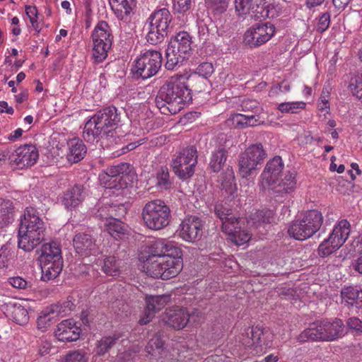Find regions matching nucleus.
Returning a JSON list of instances; mask_svg holds the SVG:
<instances>
[{"label":"nucleus","mask_w":362,"mask_h":362,"mask_svg":"<svg viewBox=\"0 0 362 362\" xmlns=\"http://www.w3.org/2000/svg\"><path fill=\"white\" fill-rule=\"evenodd\" d=\"M124 214L125 209L123 205H109V212L106 222L113 218H119Z\"/></svg>","instance_id":"nucleus-55"},{"label":"nucleus","mask_w":362,"mask_h":362,"mask_svg":"<svg viewBox=\"0 0 362 362\" xmlns=\"http://www.w3.org/2000/svg\"><path fill=\"white\" fill-rule=\"evenodd\" d=\"M171 21L172 15L168 8L154 11L147 20V41L152 45L162 42L168 34Z\"/></svg>","instance_id":"nucleus-10"},{"label":"nucleus","mask_w":362,"mask_h":362,"mask_svg":"<svg viewBox=\"0 0 362 362\" xmlns=\"http://www.w3.org/2000/svg\"><path fill=\"white\" fill-rule=\"evenodd\" d=\"M341 303L349 308H362V286H344L341 290Z\"/></svg>","instance_id":"nucleus-26"},{"label":"nucleus","mask_w":362,"mask_h":362,"mask_svg":"<svg viewBox=\"0 0 362 362\" xmlns=\"http://www.w3.org/2000/svg\"><path fill=\"white\" fill-rule=\"evenodd\" d=\"M169 295L151 296L146 298V308L139 322L141 325H146L153 317L156 313L160 311L170 301Z\"/></svg>","instance_id":"nucleus-23"},{"label":"nucleus","mask_w":362,"mask_h":362,"mask_svg":"<svg viewBox=\"0 0 362 362\" xmlns=\"http://www.w3.org/2000/svg\"><path fill=\"white\" fill-rule=\"evenodd\" d=\"M170 209L164 201L157 199L146 202L141 211L144 226L151 230H160L170 221Z\"/></svg>","instance_id":"nucleus-8"},{"label":"nucleus","mask_w":362,"mask_h":362,"mask_svg":"<svg viewBox=\"0 0 362 362\" xmlns=\"http://www.w3.org/2000/svg\"><path fill=\"white\" fill-rule=\"evenodd\" d=\"M353 269L358 273L362 274V251L352 263Z\"/></svg>","instance_id":"nucleus-63"},{"label":"nucleus","mask_w":362,"mask_h":362,"mask_svg":"<svg viewBox=\"0 0 362 362\" xmlns=\"http://www.w3.org/2000/svg\"><path fill=\"white\" fill-rule=\"evenodd\" d=\"M325 341H332L344 335V324L341 319L322 320Z\"/></svg>","instance_id":"nucleus-28"},{"label":"nucleus","mask_w":362,"mask_h":362,"mask_svg":"<svg viewBox=\"0 0 362 362\" xmlns=\"http://www.w3.org/2000/svg\"><path fill=\"white\" fill-rule=\"evenodd\" d=\"M49 251H47V280L54 279L61 273L63 268L61 244L54 240L49 244Z\"/></svg>","instance_id":"nucleus-18"},{"label":"nucleus","mask_w":362,"mask_h":362,"mask_svg":"<svg viewBox=\"0 0 362 362\" xmlns=\"http://www.w3.org/2000/svg\"><path fill=\"white\" fill-rule=\"evenodd\" d=\"M118 337L107 336L102 337L95 344V351L98 356H103L115 344Z\"/></svg>","instance_id":"nucleus-41"},{"label":"nucleus","mask_w":362,"mask_h":362,"mask_svg":"<svg viewBox=\"0 0 362 362\" xmlns=\"http://www.w3.org/2000/svg\"><path fill=\"white\" fill-rule=\"evenodd\" d=\"M163 341L160 336L156 334L148 342L146 346V351L148 354L156 357L163 351Z\"/></svg>","instance_id":"nucleus-43"},{"label":"nucleus","mask_w":362,"mask_h":362,"mask_svg":"<svg viewBox=\"0 0 362 362\" xmlns=\"http://www.w3.org/2000/svg\"><path fill=\"white\" fill-rule=\"evenodd\" d=\"M222 189L230 196H233L237 190L236 184L235 183L233 173L230 171L226 176V179L221 183Z\"/></svg>","instance_id":"nucleus-52"},{"label":"nucleus","mask_w":362,"mask_h":362,"mask_svg":"<svg viewBox=\"0 0 362 362\" xmlns=\"http://www.w3.org/2000/svg\"><path fill=\"white\" fill-rule=\"evenodd\" d=\"M92 38L93 57L94 62L99 64L107 58L112 45L113 35L109 24L104 21H99L94 28Z\"/></svg>","instance_id":"nucleus-11"},{"label":"nucleus","mask_w":362,"mask_h":362,"mask_svg":"<svg viewBox=\"0 0 362 362\" xmlns=\"http://www.w3.org/2000/svg\"><path fill=\"white\" fill-rule=\"evenodd\" d=\"M121 260L114 256L106 257L103 259V271L109 276H117L119 274Z\"/></svg>","instance_id":"nucleus-39"},{"label":"nucleus","mask_w":362,"mask_h":362,"mask_svg":"<svg viewBox=\"0 0 362 362\" xmlns=\"http://www.w3.org/2000/svg\"><path fill=\"white\" fill-rule=\"evenodd\" d=\"M8 284L12 286L13 288L18 289H25L27 287L28 283L27 281L21 276H13L10 277L8 279Z\"/></svg>","instance_id":"nucleus-59"},{"label":"nucleus","mask_w":362,"mask_h":362,"mask_svg":"<svg viewBox=\"0 0 362 362\" xmlns=\"http://www.w3.org/2000/svg\"><path fill=\"white\" fill-rule=\"evenodd\" d=\"M329 92H325V89L322 90V94L318 100V108L320 111L328 112L329 110Z\"/></svg>","instance_id":"nucleus-58"},{"label":"nucleus","mask_w":362,"mask_h":362,"mask_svg":"<svg viewBox=\"0 0 362 362\" xmlns=\"http://www.w3.org/2000/svg\"><path fill=\"white\" fill-rule=\"evenodd\" d=\"M190 314L187 308L175 305L167 308L162 315V321L168 327L180 330L189 322Z\"/></svg>","instance_id":"nucleus-19"},{"label":"nucleus","mask_w":362,"mask_h":362,"mask_svg":"<svg viewBox=\"0 0 362 362\" xmlns=\"http://www.w3.org/2000/svg\"><path fill=\"white\" fill-rule=\"evenodd\" d=\"M330 15L329 13H323L319 18L317 24V31L320 33L325 32L329 26Z\"/></svg>","instance_id":"nucleus-57"},{"label":"nucleus","mask_w":362,"mask_h":362,"mask_svg":"<svg viewBox=\"0 0 362 362\" xmlns=\"http://www.w3.org/2000/svg\"><path fill=\"white\" fill-rule=\"evenodd\" d=\"M347 327L356 332L362 331V321L356 317H352L348 319L346 322Z\"/></svg>","instance_id":"nucleus-60"},{"label":"nucleus","mask_w":362,"mask_h":362,"mask_svg":"<svg viewBox=\"0 0 362 362\" xmlns=\"http://www.w3.org/2000/svg\"><path fill=\"white\" fill-rule=\"evenodd\" d=\"M16 153L14 162L20 168L33 165L38 158V151L33 145L20 146L16 149Z\"/></svg>","instance_id":"nucleus-27"},{"label":"nucleus","mask_w":362,"mask_h":362,"mask_svg":"<svg viewBox=\"0 0 362 362\" xmlns=\"http://www.w3.org/2000/svg\"><path fill=\"white\" fill-rule=\"evenodd\" d=\"M296 173L295 170L286 171L280 181L272 185L276 192L289 194L294 191L296 187Z\"/></svg>","instance_id":"nucleus-32"},{"label":"nucleus","mask_w":362,"mask_h":362,"mask_svg":"<svg viewBox=\"0 0 362 362\" xmlns=\"http://www.w3.org/2000/svg\"><path fill=\"white\" fill-rule=\"evenodd\" d=\"M13 257V251L10 244L0 247V272L8 267L10 260Z\"/></svg>","instance_id":"nucleus-45"},{"label":"nucleus","mask_w":362,"mask_h":362,"mask_svg":"<svg viewBox=\"0 0 362 362\" xmlns=\"http://www.w3.org/2000/svg\"><path fill=\"white\" fill-rule=\"evenodd\" d=\"M233 125L238 129H244L249 127H256L263 124L264 121L259 115H245L235 114L232 117Z\"/></svg>","instance_id":"nucleus-33"},{"label":"nucleus","mask_w":362,"mask_h":362,"mask_svg":"<svg viewBox=\"0 0 362 362\" xmlns=\"http://www.w3.org/2000/svg\"><path fill=\"white\" fill-rule=\"evenodd\" d=\"M62 362H88V357L84 351L77 350L66 354Z\"/></svg>","instance_id":"nucleus-50"},{"label":"nucleus","mask_w":362,"mask_h":362,"mask_svg":"<svg viewBox=\"0 0 362 362\" xmlns=\"http://www.w3.org/2000/svg\"><path fill=\"white\" fill-rule=\"evenodd\" d=\"M13 220V204L9 200L0 199V228L8 226Z\"/></svg>","instance_id":"nucleus-37"},{"label":"nucleus","mask_w":362,"mask_h":362,"mask_svg":"<svg viewBox=\"0 0 362 362\" xmlns=\"http://www.w3.org/2000/svg\"><path fill=\"white\" fill-rule=\"evenodd\" d=\"M25 13L30 20L32 27L35 31L39 32L41 28L38 22L39 16L37 7L35 6H28L25 7Z\"/></svg>","instance_id":"nucleus-51"},{"label":"nucleus","mask_w":362,"mask_h":362,"mask_svg":"<svg viewBox=\"0 0 362 362\" xmlns=\"http://www.w3.org/2000/svg\"><path fill=\"white\" fill-rule=\"evenodd\" d=\"M351 232V224L346 220L339 221L334 227L328 238L324 240L317 249L318 255L325 257L341 247L348 239Z\"/></svg>","instance_id":"nucleus-12"},{"label":"nucleus","mask_w":362,"mask_h":362,"mask_svg":"<svg viewBox=\"0 0 362 362\" xmlns=\"http://www.w3.org/2000/svg\"><path fill=\"white\" fill-rule=\"evenodd\" d=\"M183 267L182 255H166L160 257L147 259L144 269L147 275L168 280L175 277Z\"/></svg>","instance_id":"nucleus-6"},{"label":"nucleus","mask_w":362,"mask_h":362,"mask_svg":"<svg viewBox=\"0 0 362 362\" xmlns=\"http://www.w3.org/2000/svg\"><path fill=\"white\" fill-rule=\"evenodd\" d=\"M81 329L74 319H67L58 324L55 337L61 341H74L79 339Z\"/></svg>","instance_id":"nucleus-24"},{"label":"nucleus","mask_w":362,"mask_h":362,"mask_svg":"<svg viewBox=\"0 0 362 362\" xmlns=\"http://www.w3.org/2000/svg\"><path fill=\"white\" fill-rule=\"evenodd\" d=\"M110 5L117 18L129 15L136 6V0H109Z\"/></svg>","instance_id":"nucleus-34"},{"label":"nucleus","mask_w":362,"mask_h":362,"mask_svg":"<svg viewBox=\"0 0 362 362\" xmlns=\"http://www.w3.org/2000/svg\"><path fill=\"white\" fill-rule=\"evenodd\" d=\"M197 163V151L194 146H189L175 154L171 161L174 173L182 180L192 177Z\"/></svg>","instance_id":"nucleus-13"},{"label":"nucleus","mask_w":362,"mask_h":362,"mask_svg":"<svg viewBox=\"0 0 362 362\" xmlns=\"http://www.w3.org/2000/svg\"><path fill=\"white\" fill-rule=\"evenodd\" d=\"M305 103L303 101L285 102L280 103L277 109L282 113L297 114L305 109Z\"/></svg>","instance_id":"nucleus-44"},{"label":"nucleus","mask_w":362,"mask_h":362,"mask_svg":"<svg viewBox=\"0 0 362 362\" xmlns=\"http://www.w3.org/2000/svg\"><path fill=\"white\" fill-rule=\"evenodd\" d=\"M45 228L40 213L33 207L25 210L18 228V247L25 252L35 249L37 261L42 270L41 279H44L45 266Z\"/></svg>","instance_id":"nucleus-1"},{"label":"nucleus","mask_w":362,"mask_h":362,"mask_svg":"<svg viewBox=\"0 0 362 362\" xmlns=\"http://www.w3.org/2000/svg\"><path fill=\"white\" fill-rule=\"evenodd\" d=\"M173 9L178 13H185L192 6V0H173Z\"/></svg>","instance_id":"nucleus-56"},{"label":"nucleus","mask_w":362,"mask_h":362,"mask_svg":"<svg viewBox=\"0 0 362 362\" xmlns=\"http://www.w3.org/2000/svg\"><path fill=\"white\" fill-rule=\"evenodd\" d=\"M0 112H5L8 115H13L14 110L12 107L9 106L6 101H0Z\"/></svg>","instance_id":"nucleus-64"},{"label":"nucleus","mask_w":362,"mask_h":362,"mask_svg":"<svg viewBox=\"0 0 362 362\" xmlns=\"http://www.w3.org/2000/svg\"><path fill=\"white\" fill-rule=\"evenodd\" d=\"M227 151L223 148H219L211 156L210 167L216 173L221 170L227 159Z\"/></svg>","instance_id":"nucleus-40"},{"label":"nucleus","mask_w":362,"mask_h":362,"mask_svg":"<svg viewBox=\"0 0 362 362\" xmlns=\"http://www.w3.org/2000/svg\"><path fill=\"white\" fill-rule=\"evenodd\" d=\"M109 212V205H105L99 207V209L95 212V217L98 219L107 221V217L108 216Z\"/></svg>","instance_id":"nucleus-62"},{"label":"nucleus","mask_w":362,"mask_h":362,"mask_svg":"<svg viewBox=\"0 0 362 362\" xmlns=\"http://www.w3.org/2000/svg\"><path fill=\"white\" fill-rule=\"evenodd\" d=\"M240 107L242 111L254 112L253 115L260 116V114L262 112V107L256 100L249 98L244 99L241 102Z\"/></svg>","instance_id":"nucleus-47"},{"label":"nucleus","mask_w":362,"mask_h":362,"mask_svg":"<svg viewBox=\"0 0 362 362\" xmlns=\"http://www.w3.org/2000/svg\"><path fill=\"white\" fill-rule=\"evenodd\" d=\"M322 223L323 216L320 211L316 209L309 210L291 223L288 233L297 240H305L315 234Z\"/></svg>","instance_id":"nucleus-7"},{"label":"nucleus","mask_w":362,"mask_h":362,"mask_svg":"<svg viewBox=\"0 0 362 362\" xmlns=\"http://www.w3.org/2000/svg\"><path fill=\"white\" fill-rule=\"evenodd\" d=\"M191 77L187 72L175 74L160 88L155 103L162 114L175 115L183 108L185 103L192 100L191 91L187 84Z\"/></svg>","instance_id":"nucleus-2"},{"label":"nucleus","mask_w":362,"mask_h":362,"mask_svg":"<svg viewBox=\"0 0 362 362\" xmlns=\"http://www.w3.org/2000/svg\"><path fill=\"white\" fill-rule=\"evenodd\" d=\"M105 230L115 240L120 239L127 231V226L119 218H113L105 222Z\"/></svg>","instance_id":"nucleus-36"},{"label":"nucleus","mask_w":362,"mask_h":362,"mask_svg":"<svg viewBox=\"0 0 362 362\" xmlns=\"http://www.w3.org/2000/svg\"><path fill=\"white\" fill-rule=\"evenodd\" d=\"M85 194L83 186L76 185L64 192L62 197V204L66 209L71 210L82 202L85 198Z\"/></svg>","instance_id":"nucleus-30"},{"label":"nucleus","mask_w":362,"mask_h":362,"mask_svg":"<svg viewBox=\"0 0 362 362\" xmlns=\"http://www.w3.org/2000/svg\"><path fill=\"white\" fill-rule=\"evenodd\" d=\"M235 8L239 15L249 13L252 8V0H235Z\"/></svg>","instance_id":"nucleus-53"},{"label":"nucleus","mask_w":362,"mask_h":362,"mask_svg":"<svg viewBox=\"0 0 362 362\" xmlns=\"http://www.w3.org/2000/svg\"><path fill=\"white\" fill-rule=\"evenodd\" d=\"M265 157L266 153L261 144L250 146L239 157L238 166L240 176L246 178L251 175Z\"/></svg>","instance_id":"nucleus-14"},{"label":"nucleus","mask_w":362,"mask_h":362,"mask_svg":"<svg viewBox=\"0 0 362 362\" xmlns=\"http://www.w3.org/2000/svg\"><path fill=\"white\" fill-rule=\"evenodd\" d=\"M73 245L76 252L81 257L95 256L99 252L95 239L87 233H76L73 239Z\"/></svg>","instance_id":"nucleus-21"},{"label":"nucleus","mask_w":362,"mask_h":362,"mask_svg":"<svg viewBox=\"0 0 362 362\" xmlns=\"http://www.w3.org/2000/svg\"><path fill=\"white\" fill-rule=\"evenodd\" d=\"M284 166V163L280 156H275L267 162L261 175L263 188L274 185L276 183L277 177L282 171Z\"/></svg>","instance_id":"nucleus-25"},{"label":"nucleus","mask_w":362,"mask_h":362,"mask_svg":"<svg viewBox=\"0 0 362 362\" xmlns=\"http://www.w3.org/2000/svg\"><path fill=\"white\" fill-rule=\"evenodd\" d=\"M155 185L159 190H168L171 189L173 182L170 178L168 168L166 166H161L156 173Z\"/></svg>","instance_id":"nucleus-38"},{"label":"nucleus","mask_w":362,"mask_h":362,"mask_svg":"<svg viewBox=\"0 0 362 362\" xmlns=\"http://www.w3.org/2000/svg\"><path fill=\"white\" fill-rule=\"evenodd\" d=\"M273 218V213L272 211L268 210L266 211H258L254 214L252 220L256 221L255 223L257 226H259L262 223H270L271 219Z\"/></svg>","instance_id":"nucleus-54"},{"label":"nucleus","mask_w":362,"mask_h":362,"mask_svg":"<svg viewBox=\"0 0 362 362\" xmlns=\"http://www.w3.org/2000/svg\"><path fill=\"white\" fill-rule=\"evenodd\" d=\"M274 33L275 27L272 23H257L247 30L244 41L250 47H259L269 41Z\"/></svg>","instance_id":"nucleus-17"},{"label":"nucleus","mask_w":362,"mask_h":362,"mask_svg":"<svg viewBox=\"0 0 362 362\" xmlns=\"http://www.w3.org/2000/svg\"><path fill=\"white\" fill-rule=\"evenodd\" d=\"M11 316L16 323L18 325L26 324L29 320L27 310L20 304L11 305Z\"/></svg>","instance_id":"nucleus-42"},{"label":"nucleus","mask_w":362,"mask_h":362,"mask_svg":"<svg viewBox=\"0 0 362 362\" xmlns=\"http://www.w3.org/2000/svg\"><path fill=\"white\" fill-rule=\"evenodd\" d=\"M208 10L214 15H219L225 12L228 8V0H205Z\"/></svg>","instance_id":"nucleus-46"},{"label":"nucleus","mask_w":362,"mask_h":362,"mask_svg":"<svg viewBox=\"0 0 362 362\" xmlns=\"http://www.w3.org/2000/svg\"><path fill=\"white\" fill-rule=\"evenodd\" d=\"M59 134H53L49 141V146H47V159L49 163H57L59 160L66 156L69 164L77 163L86 156V146L78 138H73L67 141L66 152L64 153V144L59 141Z\"/></svg>","instance_id":"nucleus-4"},{"label":"nucleus","mask_w":362,"mask_h":362,"mask_svg":"<svg viewBox=\"0 0 362 362\" xmlns=\"http://www.w3.org/2000/svg\"><path fill=\"white\" fill-rule=\"evenodd\" d=\"M349 88L353 95L362 101V73L351 78Z\"/></svg>","instance_id":"nucleus-48"},{"label":"nucleus","mask_w":362,"mask_h":362,"mask_svg":"<svg viewBox=\"0 0 362 362\" xmlns=\"http://www.w3.org/2000/svg\"><path fill=\"white\" fill-rule=\"evenodd\" d=\"M322 320H317L309 325L308 327L304 329L297 337L300 342H305L309 340L313 341H325Z\"/></svg>","instance_id":"nucleus-29"},{"label":"nucleus","mask_w":362,"mask_h":362,"mask_svg":"<svg viewBox=\"0 0 362 362\" xmlns=\"http://www.w3.org/2000/svg\"><path fill=\"white\" fill-rule=\"evenodd\" d=\"M162 64V54L156 50H144L136 60V73L142 78H148L158 73Z\"/></svg>","instance_id":"nucleus-16"},{"label":"nucleus","mask_w":362,"mask_h":362,"mask_svg":"<svg viewBox=\"0 0 362 362\" xmlns=\"http://www.w3.org/2000/svg\"><path fill=\"white\" fill-rule=\"evenodd\" d=\"M121 113L115 106L103 108L85 124L83 137L87 142H93L99 137L113 138L117 134Z\"/></svg>","instance_id":"nucleus-3"},{"label":"nucleus","mask_w":362,"mask_h":362,"mask_svg":"<svg viewBox=\"0 0 362 362\" xmlns=\"http://www.w3.org/2000/svg\"><path fill=\"white\" fill-rule=\"evenodd\" d=\"M202 220L194 216L185 218L179 227V236L185 241L194 242L202 235Z\"/></svg>","instance_id":"nucleus-20"},{"label":"nucleus","mask_w":362,"mask_h":362,"mask_svg":"<svg viewBox=\"0 0 362 362\" xmlns=\"http://www.w3.org/2000/svg\"><path fill=\"white\" fill-rule=\"evenodd\" d=\"M280 11L281 8L274 2H271L270 0H261L257 5V13L259 16L255 15V16L262 18H274L279 16Z\"/></svg>","instance_id":"nucleus-35"},{"label":"nucleus","mask_w":362,"mask_h":362,"mask_svg":"<svg viewBox=\"0 0 362 362\" xmlns=\"http://www.w3.org/2000/svg\"><path fill=\"white\" fill-rule=\"evenodd\" d=\"M149 250L151 255L148 259L160 257L169 254L175 256L182 255V250L176 242L163 238L157 239L152 242Z\"/></svg>","instance_id":"nucleus-22"},{"label":"nucleus","mask_w":362,"mask_h":362,"mask_svg":"<svg viewBox=\"0 0 362 362\" xmlns=\"http://www.w3.org/2000/svg\"><path fill=\"white\" fill-rule=\"evenodd\" d=\"M129 165L127 163H120L112 165L99 175L101 185L107 189H124L128 186L129 175L127 172Z\"/></svg>","instance_id":"nucleus-15"},{"label":"nucleus","mask_w":362,"mask_h":362,"mask_svg":"<svg viewBox=\"0 0 362 362\" xmlns=\"http://www.w3.org/2000/svg\"><path fill=\"white\" fill-rule=\"evenodd\" d=\"M192 38L187 32H180L171 38L165 50V67L173 70L190 56Z\"/></svg>","instance_id":"nucleus-9"},{"label":"nucleus","mask_w":362,"mask_h":362,"mask_svg":"<svg viewBox=\"0 0 362 362\" xmlns=\"http://www.w3.org/2000/svg\"><path fill=\"white\" fill-rule=\"evenodd\" d=\"M73 304L69 301L64 302L63 304H59L58 317H64L71 311Z\"/></svg>","instance_id":"nucleus-61"},{"label":"nucleus","mask_w":362,"mask_h":362,"mask_svg":"<svg viewBox=\"0 0 362 362\" xmlns=\"http://www.w3.org/2000/svg\"><path fill=\"white\" fill-rule=\"evenodd\" d=\"M263 335L262 329L259 327H247L242 334L239 341L243 345L247 347L255 346L262 348L261 337Z\"/></svg>","instance_id":"nucleus-31"},{"label":"nucleus","mask_w":362,"mask_h":362,"mask_svg":"<svg viewBox=\"0 0 362 362\" xmlns=\"http://www.w3.org/2000/svg\"><path fill=\"white\" fill-rule=\"evenodd\" d=\"M214 212L221 221L222 231L231 242L240 246L250 240V233L242 226L245 225L244 222L237 218L230 209L222 204H218L215 206Z\"/></svg>","instance_id":"nucleus-5"},{"label":"nucleus","mask_w":362,"mask_h":362,"mask_svg":"<svg viewBox=\"0 0 362 362\" xmlns=\"http://www.w3.org/2000/svg\"><path fill=\"white\" fill-rule=\"evenodd\" d=\"M214 66L210 62H202L195 69L194 74H190L192 76L191 80L196 75L199 76H202L204 78H207L211 76L214 73Z\"/></svg>","instance_id":"nucleus-49"}]
</instances>
